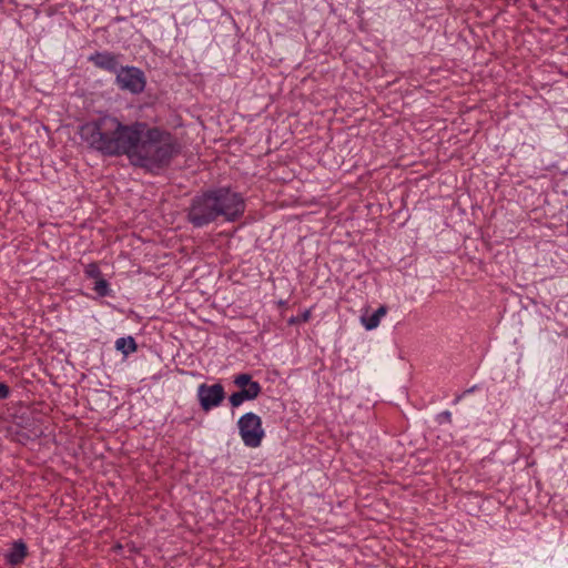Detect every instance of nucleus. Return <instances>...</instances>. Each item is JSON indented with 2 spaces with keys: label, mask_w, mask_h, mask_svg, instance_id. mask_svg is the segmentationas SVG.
I'll return each instance as SVG.
<instances>
[{
  "label": "nucleus",
  "mask_w": 568,
  "mask_h": 568,
  "mask_svg": "<svg viewBox=\"0 0 568 568\" xmlns=\"http://www.w3.org/2000/svg\"><path fill=\"white\" fill-rule=\"evenodd\" d=\"M387 306L381 305L373 314L369 316H362V323L367 331H372L379 325L381 318L386 315Z\"/></svg>",
  "instance_id": "9"
},
{
  "label": "nucleus",
  "mask_w": 568,
  "mask_h": 568,
  "mask_svg": "<svg viewBox=\"0 0 568 568\" xmlns=\"http://www.w3.org/2000/svg\"><path fill=\"white\" fill-rule=\"evenodd\" d=\"M79 135L103 156L125 155L133 166L152 174L169 168L182 151L179 139L170 131L144 121L124 123L109 114L80 125Z\"/></svg>",
  "instance_id": "1"
},
{
  "label": "nucleus",
  "mask_w": 568,
  "mask_h": 568,
  "mask_svg": "<svg viewBox=\"0 0 568 568\" xmlns=\"http://www.w3.org/2000/svg\"><path fill=\"white\" fill-rule=\"evenodd\" d=\"M225 398V390L221 383L207 385L205 383L197 387V399L200 407L204 412L220 406Z\"/></svg>",
  "instance_id": "5"
},
{
  "label": "nucleus",
  "mask_w": 568,
  "mask_h": 568,
  "mask_svg": "<svg viewBox=\"0 0 568 568\" xmlns=\"http://www.w3.org/2000/svg\"><path fill=\"white\" fill-rule=\"evenodd\" d=\"M10 394V387L4 383H0V400L7 399Z\"/></svg>",
  "instance_id": "16"
},
{
  "label": "nucleus",
  "mask_w": 568,
  "mask_h": 568,
  "mask_svg": "<svg viewBox=\"0 0 568 568\" xmlns=\"http://www.w3.org/2000/svg\"><path fill=\"white\" fill-rule=\"evenodd\" d=\"M14 424L22 428H27L28 426H30L29 419L24 418L23 416H14Z\"/></svg>",
  "instance_id": "17"
},
{
  "label": "nucleus",
  "mask_w": 568,
  "mask_h": 568,
  "mask_svg": "<svg viewBox=\"0 0 568 568\" xmlns=\"http://www.w3.org/2000/svg\"><path fill=\"white\" fill-rule=\"evenodd\" d=\"M115 349L121 352L124 356L136 352L138 344L132 336L120 337L115 341Z\"/></svg>",
  "instance_id": "10"
},
{
  "label": "nucleus",
  "mask_w": 568,
  "mask_h": 568,
  "mask_svg": "<svg viewBox=\"0 0 568 568\" xmlns=\"http://www.w3.org/2000/svg\"><path fill=\"white\" fill-rule=\"evenodd\" d=\"M29 550L22 539L14 540L4 554L6 564L12 568L20 566L28 557Z\"/></svg>",
  "instance_id": "8"
},
{
  "label": "nucleus",
  "mask_w": 568,
  "mask_h": 568,
  "mask_svg": "<svg viewBox=\"0 0 568 568\" xmlns=\"http://www.w3.org/2000/svg\"><path fill=\"white\" fill-rule=\"evenodd\" d=\"M88 61L111 73H116L121 68L119 55L110 51H95L88 58Z\"/></svg>",
  "instance_id": "6"
},
{
  "label": "nucleus",
  "mask_w": 568,
  "mask_h": 568,
  "mask_svg": "<svg viewBox=\"0 0 568 568\" xmlns=\"http://www.w3.org/2000/svg\"><path fill=\"white\" fill-rule=\"evenodd\" d=\"M237 427L245 446L251 448L261 446L265 432L260 416L252 412L245 413L237 420Z\"/></svg>",
  "instance_id": "3"
},
{
  "label": "nucleus",
  "mask_w": 568,
  "mask_h": 568,
  "mask_svg": "<svg viewBox=\"0 0 568 568\" xmlns=\"http://www.w3.org/2000/svg\"><path fill=\"white\" fill-rule=\"evenodd\" d=\"M93 288L100 297L111 296L110 284L103 277L95 280Z\"/></svg>",
  "instance_id": "11"
},
{
  "label": "nucleus",
  "mask_w": 568,
  "mask_h": 568,
  "mask_svg": "<svg viewBox=\"0 0 568 568\" xmlns=\"http://www.w3.org/2000/svg\"><path fill=\"white\" fill-rule=\"evenodd\" d=\"M436 420L438 424H449L452 423V413L449 410H444L437 415Z\"/></svg>",
  "instance_id": "15"
},
{
  "label": "nucleus",
  "mask_w": 568,
  "mask_h": 568,
  "mask_svg": "<svg viewBox=\"0 0 568 568\" xmlns=\"http://www.w3.org/2000/svg\"><path fill=\"white\" fill-rule=\"evenodd\" d=\"M234 385L239 388L241 387H246L248 385H252L253 383H256L255 381H253L252 378V375L248 374V373H242V374H239L234 377V381H233Z\"/></svg>",
  "instance_id": "12"
},
{
  "label": "nucleus",
  "mask_w": 568,
  "mask_h": 568,
  "mask_svg": "<svg viewBox=\"0 0 568 568\" xmlns=\"http://www.w3.org/2000/svg\"><path fill=\"white\" fill-rule=\"evenodd\" d=\"M245 206L242 194L230 186L212 187L192 197L186 220L197 229L216 222L220 217L225 222H236L243 216Z\"/></svg>",
  "instance_id": "2"
},
{
  "label": "nucleus",
  "mask_w": 568,
  "mask_h": 568,
  "mask_svg": "<svg viewBox=\"0 0 568 568\" xmlns=\"http://www.w3.org/2000/svg\"><path fill=\"white\" fill-rule=\"evenodd\" d=\"M262 393V386L260 383H253L246 387H241L237 392H234L229 396L230 405L233 408L240 407L244 402L254 400Z\"/></svg>",
  "instance_id": "7"
},
{
  "label": "nucleus",
  "mask_w": 568,
  "mask_h": 568,
  "mask_svg": "<svg viewBox=\"0 0 568 568\" xmlns=\"http://www.w3.org/2000/svg\"><path fill=\"white\" fill-rule=\"evenodd\" d=\"M116 83L122 90L139 94L144 91L146 81L141 69L136 67H121L116 72Z\"/></svg>",
  "instance_id": "4"
},
{
  "label": "nucleus",
  "mask_w": 568,
  "mask_h": 568,
  "mask_svg": "<svg viewBox=\"0 0 568 568\" xmlns=\"http://www.w3.org/2000/svg\"><path fill=\"white\" fill-rule=\"evenodd\" d=\"M84 274L87 275V277L93 278V280H98L99 277H102L101 270H100L98 263H95V262L89 263L85 266Z\"/></svg>",
  "instance_id": "13"
},
{
  "label": "nucleus",
  "mask_w": 568,
  "mask_h": 568,
  "mask_svg": "<svg viewBox=\"0 0 568 568\" xmlns=\"http://www.w3.org/2000/svg\"><path fill=\"white\" fill-rule=\"evenodd\" d=\"M311 317V311L310 310H306L304 311L301 315L298 316H292L287 323L290 325H294V324H300L302 322H307Z\"/></svg>",
  "instance_id": "14"
}]
</instances>
